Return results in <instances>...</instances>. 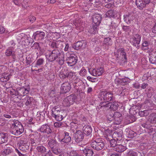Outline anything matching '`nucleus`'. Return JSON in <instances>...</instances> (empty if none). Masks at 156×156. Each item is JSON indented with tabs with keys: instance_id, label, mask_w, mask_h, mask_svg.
<instances>
[{
	"instance_id": "1",
	"label": "nucleus",
	"mask_w": 156,
	"mask_h": 156,
	"mask_svg": "<svg viewBox=\"0 0 156 156\" xmlns=\"http://www.w3.org/2000/svg\"><path fill=\"white\" fill-rule=\"evenodd\" d=\"M64 111L61 110V108L58 106H55L51 110V116L58 121H62L64 118L63 117Z\"/></svg>"
},
{
	"instance_id": "2",
	"label": "nucleus",
	"mask_w": 156,
	"mask_h": 156,
	"mask_svg": "<svg viewBox=\"0 0 156 156\" xmlns=\"http://www.w3.org/2000/svg\"><path fill=\"white\" fill-rule=\"evenodd\" d=\"M17 40L19 44L22 46H26L28 45L32 41V39L25 35L23 33H21L18 35L16 37Z\"/></svg>"
},
{
	"instance_id": "3",
	"label": "nucleus",
	"mask_w": 156,
	"mask_h": 156,
	"mask_svg": "<svg viewBox=\"0 0 156 156\" xmlns=\"http://www.w3.org/2000/svg\"><path fill=\"white\" fill-rule=\"evenodd\" d=\"M77 59L76 56L73 54L68 51L66 53V61L68 65L72 66L75 65L76 63Z\"/></svg>"
},
{
	"instance_id": "4",
	"label": "nucleus",
	"mask_w": 156,
	"mask_h": 156,
	"mask_svg": "<svg viewBox=\"0 0 156 156\" xmlns=\"http://www.w3.org/2000/svg\"><path fill=\"white\" fill-rule=\"evenodd\" d=\"M112 93L107 91H101L99 95V98L101 101H105L104 102V104L106 103V102L112 100Z\"/></svg>"
},
{
	"instance_id": "5",
	"label": "nucleus",
	"mask_w": 156,
	"mask_h": 156,
	"mask_svg": "<svg viewBox=\"0 0 156 156\" xmlns=\"http://www.w3.org/2000/svg\"><path fill=\"white\" fill-rule=\"evenodd\" d=\"M90 145L93 148L97 151L101 150L104 147V144L101 139H96L92 141Z\"/></svg>"
},
{
	"instance_id": "6",
	"label": "nucleus",
	"mask_w": 156,
	"mask_h": 156,
	"mask_svg": "<svg viewBox=\"0 0 156 156\" xmlns=\"http://www.w3.org/2000/svg\"><path fill=\"white\" fill-rule=\"evenodd\" d=\"M76 99V96L74 94L71 95L65 98L62 102V104L65 106H69L72 105Z\"/></svg>"
},
{
	"instance_id": "7",
	"label": "nucleus",
	"mask_w": 156,
	"mask_h": 156,
	"mask_svg": "<svg viewBox=\"0 0 156 156\" xmlns=\"http://www.w3.org/2000/svg\"><path fill=\"white\" fill-rule=\"evenodd\" d=\"M13 72L12 69H8L6 72L0 74V81L2 82H5L8 81Z\"/></svg>"
},
{
	"instance_id": "8",
	"label": "nucleus",
	"mask_w": 156,
	"mask_h": 156,
	"mask_svg": "<svg viewBox=\"0 0 156 156\" xmlns=\"http://www.w3.org/2000/svg\"><path fill=\"white\" fill-rule=\"evenodd\" d=\"M58 51L54 50L51 52L47 53L46 54V58L49 61L52 62L55 60L58 57Z\"/></svg>"
},
{
	"instance_id": "9",
	"label": "nucleus",
	"mask_w": 156,
	"mask_h": 156,
	"mask_svg": "<svg viewBox=\"0 0 156 156\" xmlns=\"http://www.w3.org/2000/svg\"><path fill=\"white\" fill-rule=\"evenodd\" d=\"M115 55L116 57L121 60L124 61L126 59V54L123 48H120L115 52Z\"/></svg>"
},
{
	"instance_id": "10",
	"label": "nucleus",
	"mask_w": 156,
	"mask_h": 156,
	"mask_svg": "<svg viewBox=\"0 0 156 156\" xmlns=\"http://www.w3.org/2000/svg\"><path fill=\"white\" fill-rule=\"evenodd\" d=\"M104 70L102 68H100L97 69L89 70L90 74L94 76H99L101 75L104 72Z\"/></svg>"
},
{
	"instance_id": "11",
	"label": "nucleus",
	"mask_w": 156,
	"mask_h": 156,
	"mask_svg": "<svg viewBox=\"0 0 156 156\" xmlns=\"http://www.w3.org/2000/svg\"><path fill=\"white\" fill-rule=\"evenodd\" d=\"M84 136V133L80 130H76L74 134L75 141L77 142H79L82 140Z\"/></svg>"
},
{
	"instance_id": "12",
	"label": "nucleus",
	"mask_w": 156,
	"mask_h": 156,
	"mask_svg": "<svg viewBox=\"0 0 156 156\" xmlns=\"http://www.w3.org/2000/svg\"><path fill=\"white\" fill-rule=\"evenodd\" d=\"M101 107L105 106L107 107H108L111 109L113 110H115L117 108L118 105L117 103L116 102H113V103L108 102L107 104H104V102L100 103Z\"/></svg>"
},
{
	"instance_id": "13",
	"label": "nucleus",
	"mask_w": 156,
	"mask_h": 156,
	"mask_svg": "<svg viewBox=\"0 0 156 156\" xmlns=\"http://www.w3.org/2000/svg\"><path fill=\"white\" fill-rule=\"evenodd\" d=\"M150 0H136V3L137 7L140 9H143L146 4H148Z\"/></svg>"
},
{
	"instance_id": "14",
	"label": "nucleus",
	"mask_w": 156,
	"mask_h": 156,
	"mask_svg": "<svg viewBox=\"0 0 156 156\" xmlns=\"http://www.w3.org/2000/svg\"><path fill=\"white\" fill-rule=\"evenodd\" d=\"M71 88V87L70 83L66 82L62 84L61 89L63 93H66L70 91Z\"/></svg>"
},
{
	"instance_id": "15",
	"label": "nucleus",
	"mask_w": 156,
	"mask_h": 156,
	"mask_svg": "<svg viewBox=\"0 0 156 156\" xmlns=\"http://www.w3.org/2000/svg\"><path fill=\"white\" fill-rule=\"evenodd\" d=\"M30 140H32L35 139V141H40V133L35 131H32L31 133L29 135Z\"/></svg>"
},
{
	"instance_id": "16",
	"label": "nucleus",
	"mask_w": 156,
	"mask_h": 156,
	"mask_svg": "<svg viewBox=\"0 0 156 156\" xmlns=\"http://www.w3.org/2000/svg\"><path fill=\"white\" fill-rule=\"evenodd\" d=\"M70 128L72 131L74 133L75 132V130L80 127V122L78 121L74 120L73 122H71L70 124Z\"/></svg>"
},
{
	"instance_id": "17",
	"label": "nucleus",
	"mask_w": 156,
	"mask_h": 156,
	"mask_svg": "<svg viewBox=\"0 0 156 156\" xmlns=\"http://www.w3.org/2000/svg\"><path fill=\"white\" fill-rule=\"evenodd\" d=\"M86 42L84 41H79L76 42L73 46L75 49L78 50L80 48H84L86 46Z\"/></svg>"
},
{
	"instance_id": "18",
	"label": "nucleus",
	"mask_w": 156,
	"mask_h": 156,
	"mask_svg": "<svg viewBox=\"0 0 156 156\" xmlns=\"http://www.w3.org/2000/svg\"><path fill=\"white\" fill-rule=\"evenodd\" d=\"M141 37L139 34H136L134 37L131 39V41L133 43V45L135 47H138L141 40Z\"/></svg>"
},
{
	"instance_id": "19",
	"label": "nucleus",
	"mask_w": 156,
	"mask_h": 156,
	"mask_svg": "<svg viewBox=\"0 0 156 156\" xmlns=\"http://www.w3.org/2000/svg\"><path fill=\"white\" fill-rule=\"evenodd\" d=\"M102 17L99 14H95L94 15L93 18V23L95 24V25L98 26L101 23Z\"/></svg>"
},
{
	"instance_id": "20",
	"label": "nucleus",
	"mask_w": 156,
	"mask_h": 156,
	"mask_svg": "<svg viewBox=\"0 0 156 156\" xmlns=\"http://www.w3.org/2000/svg\"><path fill=\"white\" fill-rule=\"evenodd\" d=\"M40 131L43 133H45L49 134L51 133V130L49 126L47 124L42 125L40 129Z\"/></svg>"
},
{
	"instance_id": "21",
	"label": "nucleus",
	"mask_w": 156,
	"mask_h": 156,
	"mask_svg": "<svg viewBox=\"0 0 156 156\" xmlns=\"http://www.w3.org/2000/svg\"><path fill=\"white\" fill-rule=\"evenodd\" d=\"M23 127L17 128L14 129H10L11 133L14 135L18 136L22 134L23 132Z\"/></svg>"
},
{
	"instance_id": "22",
	"label": "nucleus",
	"mask_w": 156,
	"mask_h": 156,
	"mask_svg": "<svg viewBox=\"0 0 156 156\" xmlns=\"http://www.w3.org/2000/svg\"><path fill=\"white\" fill-rule=\"evenodd\" d=\"M14 48L12 47H10L8 48L5 52V55L6 56H10L14 57L15 56V52L14 51Z\"/></svg>"
},
{
	"instance_id": "23",
	"label": "nucleus",
	"mask_w": 156,
	"mask_h": 156,
	"mask_svg": "<svg viewBox=\"0 0 156 156\" xmlns=\"http://www.w3.org/2000/svg\"><path fill=\"white\" fill-rule=\"evenodd\" d=\"M29 92V88H26L24 87H22L18 89V93L19 95L20 96H24L28 93Z\"/></svg>"
},
{
	"instance_id": "24",
	"label": "nucleus",
	"mask_w": 156,
	"mask_h": 156,
	"mask_svg": "<svg viewBox=\"0 0 156 156\" xmlns=\"http://www.w3.org/2000/svg\"><path fill=\"white\" fill-rule=\"evenodd\" d=\"M124 19L127 24H129L133 21V17L131 14L127 13L124 15Z\"/></svg>"
},
{
	"instance_id": "25",
	"label": "nucleus",
	"mask_w": 156,
	"mask_h": 156,
	"mask_svg": "<svg viewBox=\"0 0 156 156\" xmlns=\"http://www.w3.org/2000/svg\"><path fill=\"white\" fill-rule=\"evenodd\" d=\"M113 117L120 118H122L121 113L118 112H115L114 113L113 115V114H111L108 115L107 116L108 119L110 121L113 120Z\"/></svg>"
},
{
	"instance_id": "26",
	"label": "nucleus",
	"mask_w": 156,
	"mask_h": 156,
	"mask_svg": "<svg viewBox=\"0 0 156 156\" xmlns=\"http://www.w3.org/2000/svg\"><path fill=\"white\" fill-rule=\"evenodd\" d=\"M21 138L19 148L21 151H26L28 149L29 146L27 143H26L25 142L23 143V140Z\"/></svg>"
},
{
	"instance_id": "27",
	"label": "nucleus",
	"mask_w": 156,
	"mask_h": 156,
	"mask_svg": "<svg viewBox=\"0 0 156 156\" xmlns=\"http://www.w3.org/2000/svg\"><path fill=\"white\" fill-rule=\"evenodd\" d=\"M23 127L21 123L18 120H14L12 123L10 129H14L17 128Z\"/></svg>"
},
{
	"instance_id": "28",
	"label": "nucleus",
	"mask_w": 156,
	"mask_h": 156,
	"mask_svg": "<svg viewBox=\"0 0 156 156\" xmlns=\"http://www.w3.org/2000/svg\"><path fill=\"white\" fill-rule=\"evenodd\" d=\"M8 139V134L6 133H0V144H2L7 142Z\"/></svg>"
},
{
	"instance_id": "29",
	"label": "nucleus",
	"mask_w": 156,
	"mask_h": 156,
	"mask_svg": "<svg viewBox=\"0 0 156 156\" xmlns=\"http://www.w3.org/2000/svg\"><path fill=\"white\" fill-rule=\"evenodd\" d=\"M34 35H35V38H38L39 40H42L44 38L45 34L43 32L37 31L34 34Z\"/></svg>"
},
{
	"instance_id": "30",
	"label": "nucleus",
	"mask_w": 156,
	"mask_h": 156,
	"mask_svg": "<svg viewBox=\"0 0 156 156\" xmlns=\"http://www.w3.org/2000/svg\"><path fill=\"white\" fill-rule=\"evenodd\" d=\"M64 138L62 139L59 140L60 141H62L63 142L67 143L70 142L71 140V137L69 136V133L66 132H64Z\"/></svg>"
},
{
	"instance_id": "31",
	"label": "nucleus",
	"mask_w": 156,
	"mask_h": 156,
	"mask_svg": "<svg viewBox=\"0 0 156 156\" xmlns=\"http://www.w3.org/2000/svg\"><path fill=\"white\" fill-rule=\"evenodd\" d=\"M83 130L84 133L88 135H90L92 131L91 127L88 125L84 126L83 127Z\"/></svg>"
},
{
	"instance_id": "32",
	"label": "nucleus",
	"mask_w": 156,
	"mask_h": 156,
	"mask_svg": "<svg viewBox=\"0 0 156 156\" xmlns=\"http://www.w3.org/2000/svg\"><path fill=\"white\" fill-rule=\"evenodd\" d=\"M58 62L59 64L60 65H63L65 61L64 54L63 52H62L59 55L58 54Z\"/></svg>"
},
{
	"instance_id": "33",
	"label": "nucleus",
	"mask_w": 156,
	"mask_h": 156,
	"mask_svg": "<svg viewBox=\"0 0 156 156\" xmlns=\"http://www.w3.org/2000/svg\"><path fill=\"white\" fill-rule=\"evenodd\" d=\"M148 121L152 123H156V113H153L149 116Z\"/></svg>"
},
{
	"instance_id": "34",
	"label": "nucleus",
	"mask_w": 156,
	"mask_h": 156,
	"mask_svg": "<svg viewBox=\"0 0 156 156\" xmlns=\"http://www.w3.org/2000/svg\"><path fill=\"white\" fill-rule=\"evenodd\" d=\"M83 151L86 156H92L93 154L92 150L87 147L85 148Z\"/></svg>"
},
{
	"instance_id": "35",
	"label": "nucleus",
	"mask_w": 156,
	"mask_h": 156,
	"mask_svg": "<svg viewBox=\"0 0 156 156\" xmlns=\"http://www.w3.org/2000/svg\"><path fill=\"white\" fill-rule=\"evenodd\" d=\"M122 130H119V131L115 132L113 134V136L116 138L117 140H120L122 139Z\"/></svg>"
},
{
	"instance_id": "36",
	"label": "nucleus",
	"mask_w": 156,
	"mask_h": 156,
	"mask_svg": "<svg viewBox=\"0 0 156 156\" xmlns=\"http://www.w3.org/2000/svg\"><path fill=\"white\" fill-rule=\"evenodd\" d=\"M115 150L119 152H122L125 151L126 147L122 145H118L116 146Z\"/></svg>"
},
{
	"instance_id": "37",
	"label": "nucleus",
	"mask_w": 156,
	"mask_h": 156,
	"mask_svg": "<svg viewBox=\"0 0 156 156\" xmlns=\"http://www.w3.org/2000/svg\"><path fill=\"white\" fill-rule=\"evenodd\" d=\"M12 151V149L8 148L5 149L2 152V155L4 156H6L10 154Z\"/></svg>"
},
{
	"instance_id": "38",
	"label": "nucleus",
	"mask_w": 156,
	"mask_h": 156,
	"mask_svg": "<svg viewBox=\"0 0 156 156\" xmlns=\"http://www.w3.org/2000/svg\"><path fill=\"white\" fill-rule=\"evenodd\" d=\"M60 77L62 79H64L68 77L67 73L66 71L65 70H61L59 74Z\"/></svg>"
},
{
	"instance_id": "39",
	"label": "nucleus",
	"mask_w": 156,
	"mask_h": 156,
	"mask_svg": "<svg viewBox=\"0 0 156 156\" xmlns=\"http://www.w3.org/2000/svg\"><path fill=\"white\" fill-rule=\"evenodd\" d=\"M48 145L51 149L55 147L57 145L56 142L54 140H50L48 143Z\"/></svg>"
},
{
	"instance_id": "40",
	"label": "nucleus",
	"mask_w": 156,
	"mask_h": 156,
	"mask_svg": "<svg viewBox=\"0 0 156 156\" xmlns=\"http://www.w3.org/2000/svg\"><path fill=\"white\" fill-rule=\"evenodd\" d=\"M37 149L38 152L44 154L46 152V148L42 146L37 147Z\"/></svg>"
},
{
	"instance_id": "41",
	"label": "nucleus",
	"mask_w": 156,
	"mask_h": 156,
	"mask_svg": "<svg viewBox=\"0 0 156 156\" xmlns=\"http://www.w3.org/2000/svg\"><path fill=\"white\" fill-rule=\"evenodd\" d=\"M116 14V12L112 10L108 11L106 13V15L108 17H113L115 16Z\"/></svg>"
},
{
	"instance_id": "42",
	"label": "nucleus",
	"mask_w": 156,
	"mask_h": 156,
	"mask_svg": "<svg viewBox=\"0 0 156 156\" xmlns=\"http://www.w3.org/2000/svg\"><path fill=\"white\" fill-rule=\"evenodd\" d=\"M33 98L31 97L26 96L25 98V102L26 105L28 106L29 105L32 101Z\"/></svg>"
},
{
	"instance_id": "43",
	"label": "nucleus",
	"mask_w": 156,
	"mask_h": 156,
	"mask_svg": "<svg viewBox=\"0 0 156 156\" xmlns=\"http://www.w3.org/2000/svg\"><path fill=\"white\" fill-rule=\"evenodd\" d=\"M114 119V124L119 125L121 123L122 118H117L113 117V120Z\"/></svg>"
},
{
	"instance_id": "44",
	"label": "nucleus",
	"mask_w": 156,
	"mask_h": 156,
	"mask_svg": "<svg viewBox=\"0 0 156 156\" xmlns=\"http://www.w3.org/2000/svg\"><path fill=\"white\" fill-rule=\"evenodd\" d=\"M103 44L106 45H110L112 44L110 38L109 37L105 38L104 39Z\"/></svg>"
},
{
	"instance_id": "45",
	"label": "nucleus",
	"mask_w": 156,
	"mask_h": 156,
	"mask_svg": "<svg viewBox=\"0 0 156 156\" xmlns=\"http://www.w3.org/2000/svg\"><path fill=\"white\" fill-rule=\"evenodd\" d=\"M112 130L108 129H105L103 131V134L106 136H110L112 135Z\"/></svg>"
},
{
	"instance_id": "46",
	"label": "nucleus",
	"mask_w": 156,
	"mask_h": 156,
	"mask_svg": "<svg viewBox=\"0 0 156 156\" xmlns=\"http://www.w3.org/2000/svg\"><path fill=\"white\" fill-rule=\"evenodd\" d=\"M150 44L146 41H144L142 44V49L143 50H147Z\"/></svg>"
},
{
	"instance_id": "47",
	"label": "nucleus",
	"mask_w": 156,
	"mask_h": 156,
	"mask_svg": "<svg viewBox=\"0 0 156 156\" xmlns=\"http://www.w3.org/2000/svg\"><path fill=\"white\" fill-rule=\"evenodd\" d=\"M97 26H94L90 30L89 32L91 34H95L97 32Z\"/></svg>"
},
{
	"instance_id": "48",
	"label": "nucleus",
	"mask_w": 156,
	"mask_h": 156,
	"mask_svg": "<svg viewBox=\"0 0 156 156\" xmlns=\"http://www.w3.org/2000/svg\"><path fill=\"white\" fill-rule=\"evenodd\" d=\"M68 77H69V78H71L73 80L75 79L76 77V73H75L72 72H70L67 73Z\"/></svg>"
},
{
	"instance_id": "49",
	"label": "nucleus",
	"mask_w": 156,
	"mask_h": 156,
	"mask_svg": "<svg viewBox=\"0 0 156 156\" xmlns=\"http://www.w3.org/2000/svg\"><path fill=\"white\" fill-rule=\"evenodd\" d=\"M7 70V68L6 66H4L0 65V74L3 73L4 72H6Z\"/></svg>"
},
{
	"instance_id": "50",
	"label": "nucleus",
	"mask_w": 156,
	"mask_h": 156,
	"mask_svg": "<svg viewBox=\"0 0 156 156\" xmlns=\"http://www.w3.org/2000/svg\"><path fill=\"white\" fill-rule=\"evenodd\" d=\"M126 156H137V155L136 152L131 150L127 153Z\"/></svg>"
},
{
	"instance_id": "51",
	"label": "nucleus",
	"mask_w": 156,
	"mask_h": 156,
	"mask_svg": "<svg viewBox=\"0 0 156 156\" xmlns=\"http://www.w3.org/2000/svg\"><path fill=\"white\" fill-rule=\"evenodd\" d=\"M87 74V71L83 68H82L80 71V74L82 76H84Z\"/></svg>"
},
{
	"instance_id": "52",
	"label": "nucleus",
	"mask_w": 156,
	"mask_h": 156,
	"mask_svg": "<svg viewBox=\"0 0 156 156\" xmlns=\"http://www.w3.org/2000/svg\"><path fill=\"white\" fill-rule=\"evenodd\" d=\"M55 34V33H52V32H50L47 35V37L48 38V40L49 39V41H50L52 39L54 40V39H53V37H52V36H53Z\"/></svg>"
},
{
	"instance_id": "53",
	"label": "nucleus",
	"mask_w": 156,
	"mask_h": 156,
	"mask_svg": "<svg viewBox=\"0 0 156 156\" xmlns=\"http://www.w3.org/2000/svg\"><path fill=\"white\" fill-rule=\"evenodd\" d=\"M44 62V60L42 58H40L37 61L36 65L37 66H40L42 65Z\"/></svg>"
},
{
	"instance_id": "54",
	"label": "nucleus",
	"mask_w": 156,
	"mask_h": 156,
	"mask_svg": "<svg viewBox=\"0 0 156 156\" xmlns=\"http://www.w3.org/2000/svg\"><path fill=\"white\" fill-rule=\"evenodd\" d=\"M129 81V79L126 77H125L120 80L119 82L121 83H128Z\"/></svg>"
},
{
	"instance_id": "55",
	"label": "nucleus",
	"mask_w": 156,
	"mask_h": 156,
	"mask_svg": "<svg viewBox=\"0 0 156 156\" xmlns=\"http://www.w3.org/2000/svg\"><path fill=\"white\" fill-rule=\"evenodd\" d=\"M40 141H35V139L32 140H30V143L33 146H36L39 144Z\"/></svg>"
},
{
	"instance_id": "56",
	"label": "nucleus",
	"mask_w": 156,
	"mask_h": 156,
	"mask_svg": "<svg viewBox=\"0 0 156 156\" xmlns=\"http://www.w3.org/2000/svg\"><path fill=\"white\" fill-rule=\"evenodd\" d=\"M111 146L112 147H114L116 146L117 142L115 139H112L110 140Z\"/></svg>"
},
{
	"instance_id": "57",
	"label": "nucleus",
	"mask_w": 156,
	"mask_h": 156,
	"mask_svg": "<svg viewBox=\"0 0 156 156\" xmlns=\"http://www.w3.org/2000/svg\"><path fill=\"white\" fill-rule=\"evenodd\" d=\"M52 151L55 154H58L60 152L61 150L60 149H56L55 147H54L52 148Z\"/></svg>"
},
{
	"instance_id": "58",
	"label": "nucleus",
	"mask_w": 156,
	"mask_h": 156,
	"mask_svg": "<svg viewBox=\"0 0 156 156\" xmlns=\"http://www.w3.org/2000/svg\"><path fill=\"white\" fill-rule=\"evenodd\" d=\"M62 123L61 122H55L54 124V126L55 127L58 128L61 126Z\"/></svg>"
},
{
	"instance_id": "59",
	"label": "nucleus",
	"mask_w": 156,
	"mask_h": 156,
	"mask_svg": "<svg viewBox=\"0 0 156 156\" xmlns=\"http://www.w3.org/2000/svg\"><path fill=\"white\" fill-rule=\"evenodd\" d=\"M14 3L18 6H19L21 4V1L20 0H14L13 1Z\"/></svg>"
},
{
	"instance_id": "60",
	"label": "nucleus",
	"mask_w": 156,
	"mask_h": 156,
	"mask_svg": "<svg viewBox=\"0 0 156 156\" xmlns=\"http://www.w3.org/2000/svg\"><path fill=\"white\" fill-rule=\"evenodd\" d=\"M29 20L30 22L33 23L35 21L36 18L35 17L32 16H31L29 18Z\"/></svg>"
},
{
	"instance_id": "61",
	"label": "nucleus",
	"mask_w": 156,
	"mask_h": 156,
	"mask_svg": "<svg viewBox=\"0 0 156 156\" xmlns=\"http://www.w3.org/2000/svg\"><path fill=\"white\" fill-rule=\"evenodd\" d=\"M69 48V44L68 43L65 44V46L64 49V51H66L68 50Z\"/></svg>"
},
{
	"instance_id": "62",
	"label": "nucleus",
	"mask_w": 156,
	"mask_h": 156,
	"mask_svg": "<svg viewBox=\"0 0 156 156\" xmlns=\"http://www.w3.org/2000/svg\"><path fill=\"white\" fill-rule=\"evenodd\" d=\"M33 119L32 118H29L28 119V123L30 124H33L34 122L33 121Z\"/></svg>"
},
{
	"instance_id": "63",
	"label": "nucleus",
	"mask_w": 156,
	"mask_h": 156,
	"mask_svg": "<svg viewBox=\"0 0 156 156\" xmlns=\"http://www.w3.org/2000/svg\"><path fill=\"white\" fill-rule=\"evenodd\" d=\"M15 44H16L15 43H14V41L13 40L11 41L9 43V45H11V46H12V47L15 46Z\"/></svg>"
},
{
	"instance_id": "64",
	"label": "nucleus",
	"mask_w": 156,
	"mask_h": 156,
	"mask_svg": "<svg viewBox=\"0 0 156 156\" xmlns=\"http://www.w3.org/2000/svg\"><path fill=\"white\" fill-rule=\"evenodd\" d=\"M152 31L153 33L156 34V23L152 28Z\"/></svg>"
}]
</instances>
